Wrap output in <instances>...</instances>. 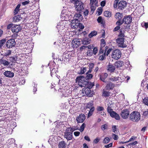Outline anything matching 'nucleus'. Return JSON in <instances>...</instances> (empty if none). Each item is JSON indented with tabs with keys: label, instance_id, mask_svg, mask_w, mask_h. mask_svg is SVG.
Wrapping results in <instances>:
<instances>
[{
	"label": "nucleus",
	"instance_id": "obj_16",
	"mask_svg": "<svg viewBox=\"0 0 148 148\" xmlns=\"http://www.w3.org/2000/svg\"><path fill=\"white\" fill-rule=\"evenodd\" d=\"M21 29V27L18 25H14L12 27V30L13 32L18 33Z\"/></svg>",
	"mask_w": 148,
	"mask_h": 148
},
{
	"label": "nucleus",
	"instance_id": "obj_29",
	"mask_svg": "<svg viewBox=\"0 0 148 148\" xmlns=\"http://www.w3.org/2000/svg\"><path fill=\"white\" fill-rule=\"evenodd\" d=\"M90 39L87 38H84L82 42L84 45H88L90 43Z\"/></svg>",
	"mask_w": 148,
	"mask_h": 148
},
{
	"label": "nucleus",
	"instance_id": "obj_41",
	"mask_svg": "<svg viewBox=\"0 0 148 148\" xmlns=\"http://www.w3.org/2000/svg\"><path fill=\"white\" fill-rule=\"evenodd\" d=\"M141 25L143 27H145L146 29L148 27V23L143 22L141 23Z\"/></svg>",
	"mask_w": 148,
	"mask_h": 148
},
{
	"label": "nucleus",
	"instance_id": "obj_55",
	"mask_svg": "<svg viewBox=\"0 0 148 148\" xmlns=\"http://www.w3.org/2000/svg\"><path fill=\"white\" fill-rule=\"evenodd\" d=\"M79 27L81 29H83L84 28V26L82 23H78L77 27Z\"/></svg>",
	"mask_w": 148,
	"mask_h": 148
},
{
	"label": "nucleus",
	"instance_id": "obj_57",
	"mask_svg": "<svg viewBox=\"0 0 148 148\" xmlns=\"http://www.w3.org/2000/svg\"><path fill=\"white\" fill-rule=\"evenodd\" d=\"M136 137L134 136H132L130 138V139L128 141H127V142H131L133 141L134 140H136Z\"/></svg>",
	"mask_w": 148,
	"mask_h": 148
},
{
	"label": "nucleus",
	"instance_id": "obj_45",
	"mask_svg": "<svg viewBox=\"0 0 148 148\" xmlns=\"http://www.w3.org/2000/svg\"><path fill=\"white\" fill-rule=\"evenodd\" d=\"M108 106L107 108V110L108 112L110 114L111 113H112V112H114L113 111V109H112L109 106L108 104Z\"/></svg>",
	"mask_w": 148,
	"mask_h": 148
},
{
	"label": "nucleus",
	"instance_id": "obj_61",
	"mask_svg": "<svg viewBox=\"0 0 148 148\" xmlns=\"http://www.w3.org/2000/svg\"><path fill=\"white\" fill-rule=\"evenodd\" d=\"M137 143V142L136 141H135L134 142H132L130 143L129 144L130 146L134 145L136 144Z\"/></svg>",
	"mask_w": 148,
	"mask_h": 148
},
{
	"label": "nucleus",
	"instance_id": "obj_4",
	"mask_svg": "<svg viewBox=\"0 0 148 148\" xmlns=\"http://www.w3.org/2000/svg\"><path fill=\"white\" fill-rule=\"evenodd\" d=\"M86 109H89V111L88 114V117L90 116L92 114L93 112L95 110V108L94 106L93 102L92 101H91L88 103L86 106Z\"/></svg>",
	"mask_w": 148,
	"mask_h": 148
},
{
	"label": "nucleus",
	"instance_id": "obj_37",
	"mask_svg": "<svg viewBox=\"0 0 148 148\" xmlns=\"http://www.w3.org/2000/svg\"><path fill=\"white\" fill-rule=\"evenodd\" d=\"M104 15L107 17H110L111 16V13L108 11H106L104 12Z\"/></svg>",
	"mask_w": 148,
	"mask_h": 148
},
{
	"label": "nucleus",
	"instance_id": "obj_15",
	"mask_svg": "<svg viewBox=\"0 0 148 148\" xmlns=\"http://www.w3.org/2000/svg\"><path fill=\"white\" fill-rule=\"evenodd\" d=\"M85 119V115L81 114L76 118V120L78 123H83Z\"/></svg>",
	"mask_w": 148,
	"mask_h": 148
},
{
	"label": "nucleus",
	"instance_id": "obj_14",
	"mask_svg": "<svg viewBox=\"0 0 148 148\" xmlns=\"http://www.w3.org/2000/svg\"><path fill=\"white\" fill-rule=\"evenodd\" d=\"M65 26V24L63 23V21L59 22L58 23L57 28L58 30V32H62V30H64Z\"/></svg>",
	"mask_w": 148,
	"mask_h": 148
},
{
	"label": "nucleus",
	"instance_id": "obj_32",
	"mask_svg": "<svg viewBox=\"0 0 148 148\" xmlns=\"http://www.w3.org/2000/svg\"><path fill=\"white\" fill-rule=\"evenodd\" d=\"M0 63L1 64H3L4 66L8 65L10 62L5 60L1 59L0 60Z\"/></svg>",
	"mask_w": 148,
	"mask_h": 148
},
{
	"label": "nucleus",
	"instance_id": "obj_27",
	"mask_svg": "<svg viewBox=\"0 0 148 148\" xmlns=\"http://www.w3.org/2000/svg\"><path fill=\"white\" fill-rule=\"evenodd\" d=\"M106 45L101 44V46L99 49V54H100L101 53H103L105 51L106 48L104 47Z\"/></svg>",
	"mask_w": 148,
	"mask_h": 148
},
{
	"label": "nucleus",
	"instance_id": "obj_56",
	"mask_svg": "<svg viewBox=\"0 0 148 148\" xmlns=\"http://www.w3.org/2000/svg\"><path fill=\"white\" fill-rule=\"evenodd\" d=\"M97 12H98V15H100L102 12V9L101 8H98L97 10Z\"/></svg>",
	"mask_w": 148,
	"mask_h": 148
},
{
	"label": "nucleus",
	"instance_id": "obj_49",
	"mask_svg": "<svg viewBox=\"0 0 148 148\" xmlns=\"http://www.w3.org/2000/svg\"><path fill=\"white\" fill-rule=\"evenodd\" d=\"M110 140L109 138L108 137H106L104 138L103 141V143L104 144H107L109 143Z\"/></svg>",
	"mask_w": 148,
	"mask_h": 148
},
{
	"label": "nucleus",
	"instance_id": "obj_38",
	"mask_svg": "<svg viewBox=\"0 0 148 148\" xmlns=\"http://www.w3.org/2000/svg\"><path fill=\"white\" fill-rule=\"evenodd\" d=\"M97 21L99 23H100L101 24H102L103 25H104V23L102 18L101 16H99L98 17L97 19Z\"/></svg>",
	"mask_w": 148,
	"mask_h": 148
},
{
	"label": "nucleus",
	"instance_id": "obj_46",
	"mask_svg": "<svg viewBox=\"0 0 148 148\" xmlns=\"http://www.w3.org/2000/svg\"><path fill=\"white\" fill-rule=\"evenodd\" d=\"M85 127V124L84 123H83L80 128L79 129V131L81 132L83 131Z\"/></svg>",
	"mask_w": 148,
	"mask_h": 148
},
{
	"label": "nucleus",
	"instance_id": "obj_40",
	"mask_svg": "<svg viewBox=\"0 0 148 148\" xmlns=\"http://www.w3.org/2000/svg\"><path fill=\"white\" fill-rule=\"evenodd\" d=\"M54 139L53 136H51L49 137L48 142L49 144L51 145L53 144V142L54 141Z\"/></svg>",
	"mask_w": 148,
	"mask_h": 148
},
{
	"label": "nucleus",
	"instance_id": "obj_24",
	"mask_svg": "<svg viewBox=\"0 0 148 148\" xmlns=\"http://www.w3.org/2000/svg\"><path fill=\"white\" fill-rule=\"evenodd\" d=\"M61 92H61V93H62V96L63 97H67L70 95L69 90H63Z\"/></svg>",
	"mask_w": 148,
	"mask_h": 148
},
{
	"label": "nucleus",
	"instance_id": "obj_25",
	"mask_svg": "<svg viewBox=\"0 0 148 148\" xmlns=\"http://www.w3.org/2000/svg\"><path fill=\"white\" fill-rule=\"evenodd\" d=\"M123 65V62L120 61H118L114 63V65L117 68L120 67Z\"/></svg>",
	"mask_w": 148,
	"mask_h": 148
},
{
	"label": "nucleus",
	"instance_id": "obj_50",
	"mask_svg": "<svg viewBox=\"0 0 148 148\" xmlns=\"http://www.w3.org/2000/svg\"><path fill=\"white\" fill-rule=\"evenodd\" d=\"M93 77V75L92 74H88L86 76V80H88L91 79Z\"/></svg>",
	"mask_w": 148,
	"mask_h": 148
},
{
	"label": "nucleus",
	"instance_id": "obj_58",
	"mask_svg": "<svg viewBox=\"0 0 148 148\" xmlns=\"http://www.w3.org/2000/svg\"><path fill=\"white\" fill-rule=\"evenodd\" d=\"M63 57H65L66 60H67V61H69V59L70 57H69V54H66L65 55H64L63 56Z\"/></svg>",
	"mask_w": 148,
	"mask_h": 148
},
{
	"label": "nucleus",
	"instance_id": "obj_30",
	"mask_svg": "<svg viewBox=\"0 0 148 148\" xmlns=\"http://www.w3.org/2000/svg\"><path fill=\"white\" fill-rule=\"evenodd\" d=\"M115 17L116 19L119 20H121L123 17V14L122 13L117 12L116 13L115 15Z\"/></svg>",
	"mask_w": 148,
	"mask_h": 148
},
{
	"label": "nucleus",
	"instance_id": "obj_12",
	"mask_svg": "<svg viewBox=\"0 0 148 148\" xmlns=\"http://www.w3.org/2000/svg\"><path fill=\"white\" fill-rule=\"evenodd\" d=\"M15 44L16 42L13 39H11L7 41L6 45L8 48H10L14 47Z\"/></svg>",
	"mask_w": 148,
	"mask_h": 148
},
{
	"label": "nucleus",
	"instance_id": "obj_28",
	"mask_svg": "<svg viewBox=\"0 0 148 148\" xmlns=\"http://www.w3.org/2000/svg\"><path fill=\"white\" fill-rule=\"evenodd\" d=\"M125 30L123 29H121L119 30V33L118 35L119 37L121 38H123L125 36L124 35Z\"/></svg>",
	"mask_w": 148,
	"mask_h": 148
},
{
	"label": "nucleus",
	"instance_id": "obj_63",
	"mask_svg": "<svg viewBox=\"0 0 148 148\" xmlns=\"http://www.w3.org/2000/svg\"><path fill=\"white\" fill-rule=\"evenodd\" d=\"M10 60L12 62H14L15 61H16L15 58L14 57H10Z\"/></svg>",
	"mask_w": 148,
	"mask_h": 148
},
{
	"label": "nucleus",
	"instance_id": "obj_22",
	"mask_svg": "<svg viewBox=\"0 0 148 148\" xmlns=\"http://www.w3.org/2000/svg\"><path fill=\"white\" fill-rule=\"evenodd\" d=\"M110 115L113 118H114L117 120H119L120 119V117L119 114L115 112H113L112 113H111Z\"/></svg>",
	"mask_w": 148,
	"mask_h": 148
},
{
	"label": "nucleus",
	"instance_id": "obj_48",
	"mask_svg": "<svg viewBox=\"0 0 148 148\" xmlns=\"http://www.w3.org/2000/svg\"><path fill=\"white\" fill-rule=\"evenodd\" d=\"M11 51L10 50H8L6 51L4 53V56H9L11 54Z\"/></svg>",
	"mask_w": 148,
	"mask_h": 148
},
{
	"label": "nucleus",
	"instance_id": "obj_19",
	"mask_svg": "<svg viewBox=\"0 0 148 148\" xmlns=\"http://www.w3.org/2000/svg\"><path fill=\"white\" fill-rule=\"evenodd\" d=\"M107 70L110 72H112L114 71L115 70V67L113 64L110 63L107 66Z\"/></svg>",
	"mask_w": 148,
	"mask_h": 148
},
{
	"label": "nucleus",
	"instance_id": "obj_17",
	"mask_svg": "<svg viewBox=\"0 0 148 148\" xmlns=\"http://www.w3.org/2000/svg\"><path fill=\"white\" fill-rule=\"evenodd\" d=\"M106 48L103 53H101L100 54H99V60L102 61L106 58V51L108 49V47L106 46Z\"/></svg>",
	"mask_w": 148,
	"mask_h": 148
},
{
	"label": "nucleus",
	"instance_id": "obj_34",
	"mask_svg": "<svg viewBox=\"0 0 148 148\" xmlns=\"http://www.w3.org/2000/svg\"><path fill=\"white\" fill-rule=\"evenodd\" d=\"M90 89L88 88H86L85 89L83 90V93H85L87 95H89L90 92Z\"/></svg>",
	"mask_w": 148,
	"mask_h": 148
},
{
	"label": "nucleus",
	"instance_id": "obj_5",
	"mask_svg": "<svg viewBox=\"0 0 148 148\" xmlns=\"http://www.w3.org/2000/svg\"><path fill=\"white\" fill-rule=\"evenodd\" d=\"M75 9L77 11L80 12V13L82 11V10L84 9L83 3L78 0H75Z\"/></svg>",
	"mask_w": 148,
	"mask_h": 148
},
{
	"label": "nucleus",
	"instance_id": "obj_51",
	"mask_svg": "<svg viewBox=\"0 0 148 148\" xmlns=\"http://www.w3.org/2000/svg\"><path fill=\"white\" fill-rule=\"evenodd\" d=\"M123 23V20L121 21V20H119L116 22V24L118 25V26H119L122 24Z\"/></svg>",
	"mask_w": 148,
	"mask_h": 148
},
{
	"label": "nucleus",
	"instance_id": "obj_1",
	"mask_svg": "<svg viewBox=\"0 0 148 148\" xmlns=\"http://www.w3.org/2000/svg\"><path fill=\"white\" fill-rule=\"evenodd\" d=\"M75 130L74 127L67 128L64 132V137L68 140H72L73 138V132Z\"/></svg>",
	"mask_w": 148,
	"mask_h": 148
},
{
	"label": "nucleus",
	"instance_id": "obj_62",
	"mask_svg": "<svg viewBox=\"0 0 148 148\" xmlns=\"http://www.w3.org/2000/svg\"><path fill=\"white\" fill-rule=\"evenodd\" d=\"M98 51L97 48V47H95L93 49V53L94 55H96Z\"/></svg>",
	"mask_w": 148,
	"mask_h": 148
},
{
	"label": "nucleus",
	"instance_id": "obj_3",
	"mask_svg": "<svg viewBox=\"0 0 148 148\" xmlns=\"http://www.w3.org/2000/svg\"><path fill=\"white\" fill-rule=\"evenodd\" d=\"M140 115L139 112L137 111L132 112L130 115V119L134 122H137L140 119Z\"/></svg>",
	"mask_w": 148,
	"mask_h": 148
},
{
	"label": "nucleus",
	"instance_id": "obj_20",
	"mask_svg": "<svg viewBox=\"0 0 148 148\" xmlns=\"http://www.w3.org/2000/svg\"><path fill=\"white\" fill-rule=\"evenodd\" d=\"M114 86V84H112L111 82L108 83L106 86L105 87V89L106 90H112Z\"/></svg>",
	"mask_w": 148,
	"mask_h": 148
},
{
	"label": "nucleus",
	"instance_id": "obj_31",
	"mask_svg": "<svg viewBox=\"0 0 148 148\" xmlns=\"http://www.w3.org/2000/svg\"><path fill=\"white\" fill-rule=\"evenodd\" d=\"M59 148H65L66 143L63 141L60 142L58 145Z\"/></svg>",
	"mask_w": 148,
	"mask_h": 148
},
{
	"label": "nucleus",
	"instance_id": "obj_13",
	"mask_svg": "<svg viewBox=\"0 0 148 148\" xmlns=\"http://www.w3.org/2000/svg\"><path fill=\"white\" fill-rule=\"evenodd\" d=\"M127 5V4L126 1H121L118 4V8L119 10H123L126 7Z\"/></svg>",
	"mask_w": 148,
	"mask_h": 148
},
{
	"label": "nucleus",
	"instance_id": "obj_8",
	"mask_svg": "<svg viewBox=\"0 0 148 148\" xmlns=\"http://www.w3.org/2000/svg\"><path fill=\"white\" fill-rule=\"evenodd\" d=\"M130 112L128 109H123L121 112L120 115L124 119H127L130 116Z\"/></svg>",
	"mask_w": 148,
	"mask_h": 148
},
{
	"label": "nucleus",
	"instance_id": "obj_33",
	"mask_svg": "<svg viewBox=\"0 0 148 148\" xmlns=\"http://www.w3.org/2000/svg\"><path fill=\"white\" fill-rule=\"evenodd\" d=\"M110 92H109L103 89V90L102 96L105 97H109L110 96Z\"/></svg>",
	"mask_w": 148,
	"mask_h": 148
},
{
	"label": "nucleus",
	"instance_id": "obj_52",
	"mask_svg": "<svg viewBox=\"0 0 148 148\" xmlns=\"http://www.w3.org/2000/svg\"><path fill=\"white\" fill-rule=\"evenodd\" d=\"M108 129V125L106 124H104L102 125L101 127V129L102 130H104Z\"/></svg>",
	"mask_w": 148,
	"mask_h": 148
},
{
	"label": "nucleus",
	"instance_id": "obj_53",
	"mask_svg": "<svg viewBox=\"0 0 148 148\" xmlns=\"http://www.w3.org/2000/svg\"><path fill=\"white\" fill-rule=\"evenodd\" d=\"M97 109L98 111H102L104 110V108L101 106H98L97 107Z\"/></svg>",
	"mask_w": 148,
	"mask_h": 148
},
{
	"label": "nucleus",
	"instance_id": "obj_9",
	"mask_svg": "<svg viewBox=\"0 0 148 148\" xmlns=\"http://www.w3.org/2000/svg\"><path fill=\"white\" fill-rule=\"evenodd\" d=\"M82 40L80 38H75L73 39L71 42L72 47L74 48H77L81 45Z\"/></svg>",
	"mask_w": 148,
	"mask_h": 148
},
{
	"label": "nucleus",
	"instance_id": "obj_6",
	"mask_svg": "<svg viewBox=\"0 0 148 148\" xmlns=\"http://www.w3.org/2000/svg\"><path fill=\"white\" fill-rule=\"evenodd\" d=\"M121 51L118 49H116L113 51L112 56L113 58L117 60L121 58Z\"/></svg>",
	"mask_w": 148,
	"mask_h": 148
},
{
	"label": "nucleus",
	"instance_id": "obj_42",
	"mask_svg": "<svg viewBox=\"0 0 148 148\" xmlns=\"http://www.w3.org/2000/svg\"><path fill=\"white\" fill-rule=\"evenodd\" d=\"M119 77H112L109 78L110 80L112 81H116L119 80Z\"/></svg>",
	"mask_w": 148,
	"mask_h": 148
},
{
	"label": "nucleus",
	"instance_id": "obj_39",
	"mask_svg": "<svg viewBox=\"0 0 148 148\" xmlns=\"http://www.w3.org/2000/svg\"><path fill=\"white\" fill-rule=\"evenodd\" d=\"M20 6L21 5L20 4H18L17 5L14 10V13L15 14H16L18 13L19 10V9Z\"/></svg>",
	"mask_w": 148,
	"mask_h": 148
},
{
	"label": "nucleus",
	"instance_id": "obj_26",
	"mask_svg": "<svg viewBox=\"0 0 148 148\" xmlns=\"http://www.w3.org/2000/svg\"><path fill=\"white\" fill-rule=\"evenodd\" d=\"M22 19V18L20 15H17L13 18V21L14 22H18L21 20Z\"/></svg>",
	"mask_w": 148,
	"mask_h": 148
},
{
	"label": "nucleus",
	"instance_id": "obj_10",
	"mask_svg": "<svg viewBox=\"0 0 148 148\" xmlns=\"http://www.w3.org/2000/svg\"><path fill=\"white\" fill-rule=\"evenodd\" d=\"M123 22L125 24L128 25L131 23L132 21V18L130 15L125 16L123 19Z\"/></svg>",
	"mask_w": 148,
	"mask_h": 148
},
{
	"label": "nucleus",
	"instance_id": "obj_44",
	"mask_svg": "<svg viewBox=\"0 0 148 148\" xmlns=\"http://www.w3.org/2000/svg\"><path fill=\"white\" fill-rule=\"evenodd\" d=\"M143 101L145 105L148 106V97H145L143 100Z\"/></svg>",
	"mask_w": 148,
	"mask_h": 148
},
{
	"label": "nucleus",
	"instance_id": "obj_43",
	"mask_svg": "<svg viewBox=\"0 0 148 148\" xmlns=\"http://www.w3.org/2000/svg\"><path fill=\"white\" fill-rule=\"evenodd\" d=\"M90 5H97V1L96 0H90Z\"/></svg>",
	"mask_w": 148,
	"mask_h": 148
},
{
	"label": "nucleus",
	"instance_id": "obj_54",
	"mask_svg": "<svg viewBox=\"0 0 148 148\" xmlns=\"http://www.w3.org/2000/svg\"><path fill=\"white\" fill-rule=\"evenodd\" d=\"M112 136L115 140H117L119 138V137L117 135L114 134H112Z\"/></svg>",
	"mask_w": 148,
	"mask_h": 148
},
{
	"label": "nucleus",
	"instance_id": "obj_23",
	"mask_svg": "<svg viewBox=\"0 0 148 148\" xmlns=\"http://www.w3.org/2000/svg\"><path fill=\"white\" fill-rule=\"evenodd\" d=\"M4 75L6 77H12L14 76V73L10 71H7L3 73Z\"/></svg>",
	"mask_w": 148,
	"mask_h": 148
},
{
	"label": "nucleus",
	"instance_id": "obj_60",
	"mask_svg": "<svg viewBox=\"0 0 148 148\" xmlns=\"http://www.w3.org/2000/svg\"><path fill=\"white\" fill-rule=\"evenodd\" d=\"M100 140V139L99 138H97L94 140L93 142L94 143L96 144Z\"/></svg>",
	"mask_w": 148,
	"mask_h": 148
},
{
	"label": "nucleus",
	"instance_id": "obj_2",
	"mask_svg": "<svg viewBox=\"0 0 148 148\" xmlns=\"http://www.w3.org/2000/svg\"><path fill=\"white\" fill-rule=\"evenodd\" d=\"M86 78L83 75H80L77 77L76 79V83L81 87H85L87 84V82L85 81Z\"/></svg>",
	"mask_w": 148,
	"mask_h": 148
},
{
	"label": "nucleus",
	"instance_id": "obj_47",
	"mask_svg": "<svg viewBox=\"0 0 148 148\" xmlns=\"http://www.w3.org/2000/svg\"><path fill=\"white\" fill-rule=\"evenodd\" d=\"M5 42L6 40L5 39L0 40V48L3 45Z\"/></svg>",
	"mask_w": 148,
	"mask_h": 148
},
{
	"label": "nucleus",
	"instance_id": "obj_36",
	"mask_svg": "<svg viewBox=\"0 0 148 148\" xmlns=\"http://www.w3.org/2000/svg\"><path fill=\"white\" fill-rule=\"evenodd\" d=\"M86 67L81 68L79 71V72L78 73L79 74H83L86 72Z\"/></svg>",
	"mask_w": 148,
	"mask_h": 148
},
{
	"label": "nucleus",
	"instance_id": "obj_7",
	"mask_svg": "<svg viewBox=\"0 0 148 148\" xmlns=\"http://www.w3.org/2000/svg\"><path fill=\"white\" fill-rule=\"evenodd\" d=\"M125 38H124L119 37L116 40V42L118 46L121 48L126 47L127 45L124 43Z\"/></svg>",
	"mask_w": 148,
	"mask_h": 148
},
{
	"label": "nucleus",
	"instance_id": "obj_11",
	"mask_svg": "<svg viewBox=\"0 0 148 148\" xmlns=\"http://www.w3.org/2000/svg\"><path fill=\"white\" fill-rule=\"evenodd\" d=\"M81 13L79 12V13H76L73 17V20H75L77 22H79L82 21L83 19L82 15H81Z\"/></svg>",
	"mask_w": 148,
	"mask_h": 148
},
{
	"label": "nucleus",
	"instance_id": "obj_59",
	"mask_svg": "<svg viewBox=\"0 0 148 148\" xmlns=\"http://www.w3.org/2000/svg\"><path fill=\"white\" fill-rule=\"evenodd\" d=\"M91 5L90 7L91 10L92 12H93L95 9L96 7L95 5Z\"/></svg>",
	"mask_w": 148,
	"mask_h": 148
},
{
	"label": "nucleus",
	"instance_id": "obj_35",
	"mask_svg": "<svg viewBox=\"0 0 148 148\" xmlns=\"http://www.w3.org/2000/svg\"><path fill=\"white\" fill-rule=\"evenodd\" d=\"M97 34V32L95 31L91 32L88 35L90 38H91L94 36H96Z\"/></svg>",
	"mask_w": 148,
	"mask_h": 148
},
{
	"label": "nucleus",
	"instance_id": "obj_64",
	"mask_svg": "<svg viewBox=\"0 0 148 148\" xmlns=\"http://www.w3.org/2000/svg\"><path fill=\"white\" fill-rule=\"evenodd\" d=\"M94 66V64L93 63H90L89 64V68L92 69Z\"/></svg>",
	"mask_w": 148,
	"mask_h": 148
},
{
	"label": "nucleus",
	"instance_id": "obj_18",
	"mask_svg": "<svg viewBox=\"0 0 148 148\" xmlns=\"http://www.w3.org/2000/svg\"><path fill=\"white\" fill-rule=\"evenodd\" d=\"M108 76V75L106 73H102L99 75L100 79L104 82L106 83V81L105 80Z\"/></svg>",
	"mask_w": 148,
	"mask_h": 148
},
{
	"label": "nucleus",
	"instance_id": "obj_21",
	"mask_svg": "<svg viewBox=\"0 0 148 148\" xmlns=\"http://www.w3.org/2000/svg\"><path fill=\"white\" fill-rule=\"evenodd\" d=\"M78 22H77L75 20H73L71 21V26L72 28L73 29L77 28V25Z\"/></svg>",
	"mask_w": 148,
	"mask_h": 148
}]
</instances>
